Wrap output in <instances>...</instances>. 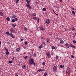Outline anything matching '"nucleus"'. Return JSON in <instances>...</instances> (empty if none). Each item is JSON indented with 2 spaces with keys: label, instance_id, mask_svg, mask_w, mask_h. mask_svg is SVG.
Returning <instances> with one entry per match:
<instances>
[{
  "label": "nucleus",
  "instance_id": "nucleus-1",
  "mask_svg": "<svg viewBox=\"0 0 76 76\" xmlns=\"http://www.w3.org/2000/svg\"><path fill=\"white\" fill-rule=\"evenodd\" d=\"M29 63L31 65L32 64L34 66L35 65V63L34 62V59L32 58L31 59V60L29 61Z\"/></svg>",
  "mask_w": 76,
  "mask_h": 76
},
{
  "label": "nucleus",
  "instance_id": "nucleus-2",
  "mask_svg": "<svg viewBox=\"0 0 76 76\" xmlns=\"http://www.w3.org/2000/svg\"><path fill=\"white\" fill-rule=\"evenodd\" d=\"M53 72H56L57 71V66H54L53 69Z\"/></svg>",
  "mask_w": 76,
  "mask_h": 76
},
{
  "label": "nucleus",
  "instance_id": "nucleus-3",
  "mask_svg": "<svg viewBox=\"0 0 76 76\" xmlns=\"http://www.w3.org/2000/svg\"><path fill=\"white\" fill-rule=\"evenodd\" d=\"M10 31L11 33H13V34L16 33V31H15V29H14L13 28H11Z\"/></svg>",
  "mask_w": 76,
  "mask_h": 76
},
{
  "label": "nucleus",
  "instance_id": "nucleus-4",
  "mask_svg": "<svg viewBox=\"0 0 76 76\" xmlns=\"http://www.w3.org/2000/svg\"><path fill=\"white\" fill-rule=\"evenodd\" d=\"M39 28L40 29L41 31H44L45 30V28H44V27H42V26H41L39 27Z\"/></svg>",
  "mask_w": 76,
  "mask_h": 76
},
{
  "label": "nucleus",
  "instance_id": "nucleus-5",
  "mask_svg": "<svg viewBox=\"0 0 76 76\" xmlns=\"http://www.w3.org/2000/svg\"><path fill=\"white\" fill-rule=\"evenodd\" d=\"M26 6L27 7H28L29 9H31V6L29 4H26Z\"/></svg>",
  "mask_w": 76,
  "mask_h": 76
},
{
  "label": "nucleus",
  "instance_id": "nucleus-6",
  "mask_svg": "<svg viewBox=\"0 0 76 76\" xmlns=\"http://www.w3.org/2000/svg\"><path fill=\"white\" fill-rule=\"evenodd\" d=\"M46 22L47 23H48V24L50 23V20H49V19H46Z\"/></svg>",
  "mask_w": 76,
  "mask_h": 76
},
{
  "label": "nucleus",
  "instance_id": "nucleus-7",
  "mask_svg": "<svg viewBox=\"0 0 76 76\" xmlns=\"http://www.w3.org/2000/svg\"><path fill=\"white\" fill-rule=\"evenodd\" d=\"M10 35L11 36L12 38H15V36L12 34V33H10Z\"/></svg>",
  "mask_w": 76,
  "mask_h": 76
},
{
  "label": "nucleus",
  "instance_id": "nucleus-8",
  "mask_svg": "<svg viewBox=\"0 0 76 76\" xmlns=\"http://www.w3.org/2000/svg\"><path fill=\"white\" fill-rule=\"evenodd\" d=\"M69 45L70 47H72V48H75V46H74V45H72V44H70V45Z\"/></svg>",
  "mask_w": 76,
  "mask_h": 76
},
{
  "label": "nucleus",
  "instance_id": "nucleus-9",
  "mask_svg": "<svg viewBox=\"0 0 76 76\" xmlns=\"http://www.w3.org/2000/svg\"><path fill=\"white\" fill-rule=\"evenodd\" d=\"M26 66L25 65H23L22 68L23 69H26Z\"/></svg>",
  "mask_w": 76,
  "mask_h": 76
},
{
  "label": "nucleus",
  "instance_id": "nucleus-10",
  "mask_svg": "<svg viewBox=\"0 0 76 76\" xmlns=\"http://www.w3.org/2000/svg\"><path fill=\"white\" fill-rule=\"evenodd\" d=\"M60 43L61 44H63L64 43V41H63L62 40H60Z\"/></svg>",
  "mask_w": 76,
  "mask_h": 76
},
{
  "label": "nucleus",
  "instance_id": "nucleus-11",
  "mask_svg": "<svg viewBox=\"0 0 76 76\" xmlns=\"http://www.w3.org/2000/svg\"><path fill=\"white\" fill-rule=\"evenodd\" d=\"M6 34L7 36H9L10 35V33H9V32H7Z\"/></svg>",
  "mask_w": 76,
  "mask_h": 76
},
{
  "label": "nucleus",
  "instance_id": "nucleus-12",
  "mask_svg": "<svg viewBox=\"0 0 76 76\" xmlns=\"http://www.w3.org/2000/svg\"><path fill=\"white\" fill-rule=\"evenodd\" d=\"M69 71H70V68H69L67 70V71H66V73H69Z\"/></svg>",
  "mask_w": 76,
  "mask_h": 76
},
{
  "label": "nucleus",
  "instance_id": "nucleus-13",
  "mask_svg": "<svg viewBox=\"0 0 76 76\" xmlns=\"http://www.w3.org/2000/svg\"><path fill=\"white\" fill-rule=\"evenodd\" d=\"M46 54L48 57V58H50V53H46Z\"/></svg>",
  "mask_w": 76,
  "mask_h": 76
},
{
  "label": "nucleus",
  "instance_id": "nucleus-14",
  "mask_svg": "<svg viewBox=\"0 0 76 76\" xmlns=\"http://www.w3.org/2000/svg\"><path fill=\"white\" fill-rule=\"evenodd\" d=\"M3 15H4V14L3 13V12H0V15L1 16H2Z\"/></svg>",
  "mask_w": 76,
  "mask_h": 76
},
{
  "label": "nucleus",
  "instance_id": "nucleus-15",
  "mask_svg": "<svg viewBox=\"0 0 76 76\" xmlns=\"http://www.w3.org/2000/svg\"><path fill=\"white\" fill-rule=\"evenodd\" d=\"M65 45L66 46V48H69V45H68V44L67 43H66L65 44Z\"/></svg>",
  "mask_w": 76,
  "mask_h": 76
},
{
  "label": "nucleus",
  "instance_id": "nucleus-16",
  "mask_svg": "<svg viewBox=\"0 0 76 76\" xmlns=\"http://www.w3.org/2000/svg\"><path fill=\"white\" fill-rule=\"evenodd\" d=\"M12 25L13 26L14 28H15V26H16V25L15 24H12Z\"/></svg>",
  "mask_w": 76,
  "mask_h": 76
},
{
  "label": "nucleus",
  "instance_id": "nucleus-17",
  "mask_svg": "<svg viewBox=\"0 0 76 76\" xmlns=\"http://www.w3.org/2000/svg\"><path fill=\"white\" fill-rule=\"evenodd\" d=\"M26 1L27 3V4H29V3H30V1H28V0H25Z\"/></svg>",
  "mask_w": 76,
  "mask_h": 76
},
{
  "label": "nucleus",
  "instance_id": "nucleus-18",
  "mask_svg": "<svg viewBox=\"0 0 76 76\" xmlns=\"http://www.w3.org/2000/svg\"><path fill=\"white\" fill-rule=\"evenodd\" d=\"M33 18L34 20H37V18L36 17H33Z\"/></svg>",
  "mask_w": 76,
  "mask_h": 76
},
{
  "label": "nucleus",
  "instance_id": "nucleus-19",
  "mask_svg": "<svg viewBox=\"0 0 76 76\" xmlns=\"http://www.w3.org/2000/svg\"><path fill=\"white\" fill-rule=\"evenodd\" d=\"M6 19L8 21H9V20H10V18H9V17H7L6 18Z\"/></svg>",
  "mask_w": 76,
  "mask_h": 76
},
{
  "label": "nucleus",
  "instance_id": "nucleus-20",
  "mask_svg": "<svg viewBox=\"0 0 76 76\" xmlns=\"http://www.w3.org/2000/svg\"><path fill=\"white\" fill-rule=\"evenodd\" d=\"M43 46L42 45H40L39 47V48L41 49V48H42Z\"/></svg>",
  "mask_w": 76,
  "mask_h": 76
},
{
  "label": "nucleus",
  "instance_id": "nucleus-21",
  "mask_svg": "<svg viewBox=\"0 0 76 76\" xmlns=\"http://www.w3.org/2000/svg\"><path fill=\"white\" fill-rule=\"evenodd\" d=\"M6 54H9V52L8 50L6 51Z\"/></svg>",
  "mask_w": 76,
  "mask_h": 76
},
{
  "label": "nucleus",
  "instance_id": "nucleus-22",
  "mask_svg": "<svg viewBox=\"0 0 76 76\" xmlns=\"http://www.w3.org/2000/svg\"><path fill=\"white\" fill-rule=\"evenodd\" d=\"M47 75V73L45 72L44 73V76H46Z\"/></svg>",
  "mask_w": 76,
  "mask_h": 76
},
{
  "label": "nucleus",
  "instance_id": "nucleus-23",
  "mask_svg": "<svg viewBox=\"0 0 76 76\" xmlns=\"http://www.w3.org/2000/svg\"><path fill=\"white\" fill-rule=\"evenodd\" d=\"M11 18H16V16L15 15H13L12 16Z\"/></svg>",
  "mask_w": 76,
  "mask_h": 76
},
{
  "label": "nucleus",
  "instance_id": "nucleus-24",
  "mask_svg": "<svg viewBox=\"0 0 76 76\" xmlns=\"http://www.w3.org/2000/svg\"><path fill=\"white\" fill-rule=\"evenodd\" d=\"M11 20L13 23H14L15 22V20H14L12 18Z\"/></svg>",
  "mask_w": 76,
  "mask_h": 76
},
{
  "label": "nucleus",
  "instance_id": "nucleus-25",
  "mask_svg": "<svg viewBox=\"0 0 76 76\" xmlns=\"http://www.w3.org/2000/svg\"><path fill=\"white\" fill-rule=\"evenodd\" d=\"M72 14L74 15H76V14H75V12H74V11H72Z\"/></svg>",
  "mask_w": 76,
  "mask_h": 76
},
{
  "label": "nucleus",
  "instance_id": "nucleus-26",
  "mask_svg": "<svg viewBox=\"0 0 76 76\" xmlns=\"http://www.w3.org/2000/svg\"><path fill=\"white\" fill-rule=\"evenodd\" d=\"M38 72H42L43 71H44V70H43L42 69H39V70H38Z\"/></svg>",
  "mask_w": 76,
  "mask_h": 76
},
{
  "label": "nucleus",
  "instance_id": "nucleus-27",
  "mask_svg": "<svg viewBox=\"0 0 76 76\" xmlns=\"http://www.w3.org/2000/svg\"><path fill=\"white\" fill-rule=\"evenodd\" d=\"M42 10H43V11H46V9H45V8H44L42 9Z\"/></svg>",
  "mask_w": 76,
  "mask_h": 76
},
{
  "label": "nucleus",
  "instance_id": "nucleus-28",
  "mask_svg": "<svg viewBox=\"0 0 76 76\" xmlns=\"http://www.w3.org/2000/svg\"><path fill=\"white\" fill-rule=\"evenodd\" d=\"M60 67H61V69H63V68L64 67L63 66V65H60Z\"/></svg>",
  "mask_w": 76,
  "mask_h": 76
},
{
  "label": "nucleus",
  "instance_id": "nucleus-29",
  "mask_svg": "<svg viewBox=\"0 0 76 76\" xmlns=\"http://www.w3.org/2000/svg\"><path fill=\"white\" fill-rule=\"evenodd\" d=\"M36 15V13H34L33 14H32V15L34 16H35Z\"/></svg>",
  "mask_w": 76,
  "mask_h": 76
},
{
  "label": "nucleus",
  "instance_id": "nucleus-30",
  "mask_svg": "<svg viewBox=\"0 0 76 76\" xmlns=\"http://www.w3.org/2000/svg\"><path fill=\"white\" fill-rule=\"evenodd\" d=\"M24 44L25 45H27L28 44V42H25Z\"/></svg>",
  "mask_w": 76,
  "mask_h": 76
},
{
  "label": "nucleus",
  "instance_id": "nucleus-31",
  "mask_svg": "<svg viewBox=\"0 0 76 76\" xmlns=\"http://www.w3.org/2000/svg\"><path fill=\"white\" fill-rule=\"evenodd\" d=\"M27 29H28V28H27L25 27L24 28V30L25 31H27Z\"/></svg>",
  "mask_w": 76,
  "mask_h": 76
},
{
  "label": "nucleus",
  "instance_id": "nucleus-32",
  "mask_svg": "<svg viewBox=\"0 0 76 76\" xmlns=\"http://www.w3.org/2000/svg\"><path fill=\"white\" fill-rule=\"evenodd\" d=\"M42 65H43V66H45V62H43Z\"/></svg>",
  "mask_w": 76,
  "mask_h": 76
},
{
  "label": "nucleus",
  "instance_id": "nucleus-33",
  "mask_svg": "<svg viewBox=\"0 0 76 76\" xmlns=\"http://www.w3.org/2000/svg\"><path fill=\"white\" fill-rule=\"evenodd\" d=\"M37 22L38 23H39V18L38 16L37 17Z\"/></svg>",
  "mask_w": 76,
  "mask_h": 76
},
{
  "label": "nucleus",
  "instance_id": "nucleus-34",
  "mask_svg": "<svg viewBox=\"0 0 76 76\" xmlns=\"http://www.w3.org/2000/svg\"><path fill=\"white\" fill-rule=\"evenodd\" d=\"M52 49H55V48H56L54 46H52Z\"/></svg>",
  "mask_w": 76,
  "mask_h": 76
},
{
  "label": "nucleus",
  "instance_id": "nucleus-35",
  "mask_svg": "<svg viewBox=\"0 0 76 76\" xmlns=\"http://www.w3.org/2000/svg\"><path fill=\"white\" fill-rule=\"evenodd\" d=\"M19 0H15V2L16 3H18V1H19Z\"/></svg>",
  "mask_w": 76,
  "mask_h": 76
},
{
  "label": "nucleus",
  "instance_id": "nucleus-36",
  "mask_svg": "<svg viewBox=\"0 0 76 76\" xmlns=\"http://www.w3.org/2000/svg\"><path fill=\"white\" fill-rule=\"evenodd\" d=\"M15 21H17L18 20V18H15Z\"/></svg>",
  "mask_w": 76,
  "mask_h": 76
},
{
  "label": "nucleus",
  "instance_id": "nucleus-37",
  "mask_svg": "<svg viewBox=\"0 0 76 76\" xmlns=\"http://www.w3.org/2000/svg\"><path fill=\"white\" fill-rule=\"evenodd\" d=\"M12 63V61H9V63H10V64H11V63Z\"/></svg>",
  "mask_w": 76,
  "mask_h": 76
},
{
  "label": "nucleus",
  "instance_id": "nucleus-38",
  "mask_svg": "<svg viewBox=\"0 0 76 76\" xmlns=\"http://www.w3.org/2000/svg\"><path fill=\"white\" fill-rule=\"evenodd\" d=\"M71 29H72V30H75V28L73 27Z\"/></svg>",
  "mask_w": 76,
  "mask_h": 76
},
{
  "label": "nucleus",
  "instance_id": "nucleus-39",
  "mask_svg": "<svg viewBox=\"0 0 76 76\" xmlns=\"http://www.w3.org/2000/svg\"><path fill=\"white\" fill-rule=\"evenodd\" d=\"M71 56L73 58H75V57H74V56L72 55H71Z\"/></svg>",
  "mask_w": 76,
  "mask_h": 76
},
{
  "label": "nucleus",
  "instance_id": "nucleus-40",
  "mask_svg": "<svg viewBox=\"0 0 76 76\" xmlns=\"http://www.w3.org/2000/svg\"><path fill=\"white\" fill-rule=\"evenodd\" d=\"M42 44H45V43L44 42H42Z\"/></svg>",
  "mask_w": 76,
  "mask_h": 76
},
{
  "label": "nucleus",
  "instance_id": "nucleus-41",
  "mask_svg": "<svg viewBox=\"0 0 76 76\" xmlns=\"http://www.w3.org/2000/svg\"><path fill=\"white\" fill-rule=\"evenodd\" d=\"M47 42H49V41H50V40H49L48 39H47Z\"/></svg>",
  "mask_w": 76,
  "mask_h": 76
},
{
  "label": "nucleus",
  "instance_id": "nucleus-42",
  "mask_svg": "<svg viewBox=\"0 0 76 76\" xmlns=\"http://www.w3.org/2000/svg\"><path fill=\"white\" fill-rule=\"evenodd\" d=\"M73 42H74V43H76V40H73Z\"/></svg>",
  "mask_w": 76,
  "mask_h": 76
},
{
  "label": "nucleus",
  "instance_id": "nucleus-43",
  "mask_svg": "<svg viewBox=\"0 0 76 76\" xmlns=\"http://www.w3.org/2000/svg\"><path fill=\"white\" fill-rule=\"evenodd\" d=\"M28 58V56H25L24 57V58H25V59H26V58Z\"/></svg>",
  "mask_w": 76,
  "mask_h": 76
},
{
  "label": "nucleus",
  "instance_id": "nucleus-44",
  "mask_svg": "<svg viewBox=\"0 0 76 76\" xmlns=\"http://www.w3.org/2000/svg\"><path fill=\"white\" fill-rule=\"evenodd\" d=\"M58 56H57L56 57V59H58Z\"/></svg>",
  "mask_w": 76,
  "mask_h": 76
},
{
  "label": "nucleus",
  "instance_id": "nucleus-45",
  "mask_svg": "<svg viewBox=\"0 0 76 76\" xmlns=\"http://www.w3.org/2000/svg\"><path fill=\"white\" fill-rule=\"evenodd\" d=\"M16 51H19V49L18 48L16 49Z\"/></svg>",
  "mask_w": 76,
  "mask_h": 76
},
{
  "label": "nucleus",
  "instance_id": "nucleus-46",
  "mask_svg": "<svg viewBox=\"0 0 76 76\" xmlns=\"http://www.w3.org/2000/svg\"><path fill=\"white\" fill-rule=\"evenodd\" d=\"M15 76H18V74H15Z\"/></svg>",
  "mask_w": 76,
  "mask_h": 76
},
{
  "label": "nucleus",
  "instance_id": "nucleus-47",
  "mask_svg": "<svg viewBox=\"0 0 76 76\" xmlns=\"http://www.w3.org/2000/svg\"><path fill=\"white\" fill-rule=\"evenodd\" d=\"M4 50H6V51H7L8 50L6 48H5Z\"/></svg>",
  "mask_w": 76,
  "mask_h": 76
},
{
  "label": "nucleus",
  "instance_id": "nucleus-48",
  "mask_svg": "<svg viewBox=\"0 0 76 76\" xmlns=\"http://www.w3.org/2000/svg\"><path fill=\"white\" fill-rule=\"evenodd\" d=\"M65 31H67V28H65Z\"/></svg>",
  "mask_w": 76,
  "mask_h": 76
},
{
  "label": "nucleus",
  "instance_id": "nucleus-49",
  "mask_svg": "<svg viewBox=\"0 0 76 76\" xmlns=\"http://www.w3.org/2000/svg\"><path fill=\"white\" fill-rule=\"evenodd\" d=\"M18 49V50H20V47H19Z\"/></svg>",
  "mask_w": 76,
  "mask_h": 76
},
{
  "label": "nucleus",
  "instance_id": "nucleus-50",
  "mask_svg": "<svg viewBox=\"0 0 76 76\" xmlns=\"http://www.w3.org/2000/svg\"><path fill=\"white\" fill-rule=\"evenodd\" d=\"M53 11L54 13H55V14H56V13L55 12H54V10H53Z\"/></svg>",
  "mask_w": 76,
  "mask_h": 76
},
{
  "label": "nucleus",
  "instance_id": "nucleus-51",
  "mask_svg": "<svg viewBox=\"0 0 76 76\" xmlns=\"http://www.w3.org/2000/svg\"><path fill=\"white\" fill-rule=\"evenodd\" d=\"M21 41H23V39H21Z\"/></svg>",
  "mask_w": 76,
  "mask_h": 76
},
{
  "label": "nucleus",
  "instance_id": "nucleus-52",
  "mask_svg": "<svg viewBox=\"0 0 76 76\" xmlns=\"http://www.w3.org/2000/svg\"><path fill=\"white\" fill-rule=\"evenodd\" d=\"M41 39H44V37H41Z\"/></svg>",
  "mask_w": 76,
  "mask_h": 76
},
{
  "label": "nucleus",
  "instance_id": "nucleus-53",
  "mask_svg": "<svg viewBox=\"0 0 76 76\" xmlns=\"http://www.w3.org/2000/svg\"><path fill=\"white\" fill-rule=\"evenodd\" d=\"M23 48H24V49H25L26 48V47H24Z\"/></svg>",
  "mask_w": 76,
  "mask_h": 76
},
{
  "label": "nucleus",
  "instance_id": "nucleus-54",
  "mask_svg": "<svg viewBox=\"0 0 76 76\" xmlns=\"http://www.w3.org/2000/svg\"><path fill=\"white\" fill-rule=\"evenodd\" d=\"M59 1H61H61H62V0H59Z\"/></svg>",
  "mask_w": 76,
  "mask_h": 76
},
{
  "label": "nucleus",
  "instance_id": "nucleus-55",
  "mask_svg": "<svg viewBox=\"0 0 76 76\" xmlns=\"http://www.w3.org/2000/svg\"><path fill=\"white\" fill-rule=\"evenodd\" d=\"M56 14V16H58V14Z\"/></svg>",
  "mask_w": 76,
  "mask_h": 76
},
{
  "label": "nucleus",
  "instance_id": "nucleus-56",
  "mask_svg": "<svg viewBox=\"0 0 76 76\" xmlns=\"http://www.w3.org/2000/svg\"><path fill=\"white\" fill-rule=\"evenodd\" d=\"M1 44V41H0V45Z\"/></svg>",
  "mask_w": 76,
  "mask_h": 76
},
{
  "label": "nucleus",
  "instance_id": "nucleus-57",
  "mask_svg": "<svg viewBox=\"0 0 76 76\" xmlns=\"http://www.w3.org/2000/svg\"><path fill=\"white\" fill-rule=\"evenodd\" d=\"M34 56H36V55H35V54H34Z\"/></svg>",
  "mask_w": 76,
  "mask_h": 76
},
{
  "label": "nucleus",
  "instance_id": "nucleus-58",
  "mask_svg": "<svg viewBox=\"0 0 76 76\" xmlns=\"http://www.w3.org/2000/svg\"><path fill=\"white\" fill-rule=\"evenodd\" d=\"M74 8H72V10H74Z\"/></svg>",
  "mask_w": 76,
  "mask_h": 76
},
{
  "label": "nucleus",
  "instance_id": "nucleus-59",
  "mask_svg": "<svg viewBox=\"0 0 76 76\" xmlns=\"http://www.w3.org/2000/svg\"><path fill=\"white\" fill-rule=\"evenodd\" d=\"M58 46L59 45V44H58Z\"/></svg>",
  "mask_w": 76,
  "mask_h": 76
},
{
  "label": "nucleus",
  "instance_id": "nucleus-60",
  "mask_svg": "<svg viewBox=\"0 0 76 76\" xmlns=\"http://www.w3.org/2000/svg\"><path fill=\"white\" fill-rule=\"evenodd\" d=\"M72 76H75L74 75H72Z\"/></svg>",
  "mask_w": 76,
  "mask_h": 76
},
{
  "label": "nucleus",
  "instance_id": "nucleus-61",
  "mask_svg": "<svg viewBox=\"0 0 76 76\" xmlns=\"http://www.w3.org/2000/svg\"><path fill=\"white\" fill-rule=\"evenodd\" d=\"M75 35H76V33H75Z\"/></svg>",
  "mask_w": 76,
  "mask_h": 76
},
{
  "label": "nucleus",
  "instance_id": "nucleus-62",
  "mask_svg": "<svg viewBox=\"0 0 76 76\" xmlns=\"http://www.w3.org/2000/svg\"><path fill=\"white\" fill-rule=\"evenodd\" d=\"M52 55H53V54L52 53Z\"/></svg>",
  "mask_w": 76,
  "mask_h": 76
},
{
  "label": "nucleus",
  "instance_id": "nucleus-63",
  "mask_svg": "<svg viewBox=\"0 0 76 76\" xmlns=\"http://www.w3.org/2000/svg\"><path fill=\"white\" fill-rule=\"evenodd\" d=\"M30 1H31V0H29Z\"/></svg>",
  "mask_w": 76,
  "mask_h": 76
}]
</instances>
